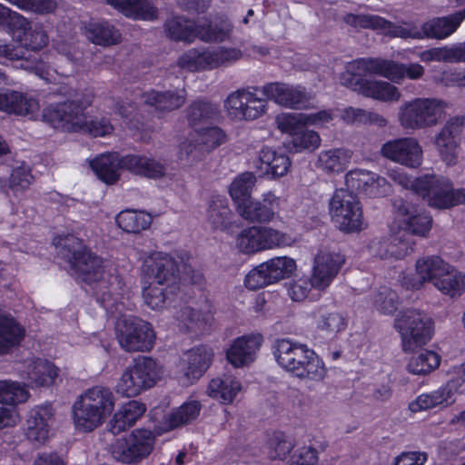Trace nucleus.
Returning <instances> with one entry per match:
<instances>
[{"mask_svg": "<svg viewBox=\"0 0 465 465\" xmlns=\"http://www.w3.org/2000/svg\"><path fill=\"white\" fill-rule=\"evenodd\" d=\"M29 392L17 381H0V402L15 405L25 402Z\"/></svg>", "mask_w": 465, "mask_h": 465, "instance_id": "59", "label": "nucleus"}, {"mask_svg": "<svg viewBox=\"0 0 465 465\" xmlns=\"http://www.w3.org/2000/svg\"><path fill=\"white\" fill-rule=\"evenodd\" d=\"M73 269L79 272L83 281L95 283L97 301L107 312L114 313L124 285L114 265L88 250Z\"/></svg>", "mask_w": 465, "mask_h": 465, "instance_id": "1", "label": "nucleus"}, {"mask_svg": "<svg viewBox=\"0 0 465 465\" xmlns=\"http://www.w3.org/2000/svg\"><path fill=\"white\" fill-rule=\"evenodd\" d=\"M381 154L401 165L417 168L422 162V149L417 139L402 137L383 143Z\"/></svg>", "mask_w": 465, "mask_h": 465, "instance_id": "18", "label": "nucleus"}, {"mask_svg": "<svg viewBox=\"0 0 465 465\" xmlns=\"http://www.w3.org/2000/svg\"><path fill=\"white\" fill-rule=\"evenodd\" d=\"M201 411V404L197 401L184 402L169 415V424L172 429L187 424L195 420Z\"/></svg>", "mask_w": 465, "mask_h": 465, "instance_id": "63", "label": "nucleus"}, {"mask_svg": "<svg viewBox=\"0 0 465 465\" xmlns=\"http://www.w3.org/2000/svg\"><path fill=\"white\" fill-rule=\"evenodd\" d=\"M418 195L436 209H449L465 203V189L454 190L450 179L437 174L417 177Z\"/></svg>", "mask_w": 465, "mask_h": 465, "instance_id": "8", "label": "nucleus"}, {"mask_svg": "<svg viewBox=\"0 0 465 465\" xmlns=\"http://www.w3.org/2000/svg\"><path fill=\"white\" fill-rule=\"evenodd\" d=\"M54 244L59 255L68 262L72 268L89 250L83 241L73 234L59 235L54 239Z\"/></svg>", "mask_w": 465, "mask_h": 465, "instance_id": "41", "label": "nucleus"}, {"mask_svg": "<svg viewBox=\"0 0 465 465\" xmlns=\"http://www.w3.org/2000/svg\"><path fill=\"white\" fill-rule=\"evenodd\" d=\"M177 320L183 322L188 330L204 331L213 320L211 305L205 303L203 307L197 309L185 306L178 312Z\"/></svg>", "mask_w": 465, "mask_h": 465, "instance_id": "39", "label": "nucleus"}, {"mask_svg": "<svg viewBox=\"0 0 465 465\" xmlns=\"http://www.w3.org/2000/svg\"><path fill=\"white\" fill-rule=\"evenodd\" d=\"M440 356L432 351H424L412 356L408 363V371L413 374H427L440 366Z\"/></svg>", "mask_w": 465, "mask_h": 465, "instance_id": "57", "label": "nucleus"}, {"mask_svg": "<svg viewBox=\"0 0 465 465\" xmlns=\"http://www.w3.org/2000/svg\"><path fill=\"white\" fill-rule=\"evenodd\" d=\"M464 19L465 9L448 16L430 19L421 25L422 39H444L453 34Z\"/></svg>", "mask_w": 465, "mask_h": 465, "instance_id": "31", "label": "nucleus"}, {"mask_svg": "<svg viewBox=\"0 0 465 465\" xmlns=\"http://www.w3.org/2000/svg\"><path fill=\"white\" fill-rule=\"evenodd\" d=\"M25 330L14 318L0 314V355L20 345Z\"/></svg>", "mask_w": 465, "mask_h": 465, "instance_id": "37", "label": "nucleus"}, {"mask_svg": "<svg viewBox=\"0 0 465 465\" xmlns=\"http://www.w3.org/2000/svg\"><path fill=\"white\" fill-rule=\"evenodd\" d=\"M290 165L289 157L284 153H278L269 147L262 148L259 153L257 168L264 175L282 177L287 173Z\"/></svg>", "mask_w": 465, "mask_h": 465, "instance_id": "35", "label": "nucleus"}, {"mask_svg": "<svg viewBox=\"0 0 465 465\" xmlns=\"http://www.w3.org/2000/svg\"><path fill=\"white\" fill-rule=\"evenodd\" d=\"M114 408V396L109 388L94 386L82 393L73 405L75 427L92 431L101 426Z\"/></svg>", "mask_w": 465, "mask_h": 465, "instance_id": "4", "label": "nucleus"}, {"mask_svg": "<svg viewBox=\"0 0 465 465\" xmlns=\"http://www.w3.org/2000/svg\"><path fill=\"white\" fill-rule=\"evenodd\" d=\"M262 342L260 334L246 335L233 341L227 350L226 357L234 367H243L255 360Z\"/></svg>", "mask_w": 465, "mask_h": 465, "instance_id": "25", "label": "nucleus"}, {"mask_svg": "<svg viewBox=\"0 0 465 465\" xmlns=\"http://www.w3.org/2000/svg\"><path fill=\"white\" fill-rule=\"evenodd\" d=\"M145 411V405L138 401L133 400L124 404L110 422L111 432L116 435L132 427Z\"/></svg>", "mask_w": 465, "mask_h": 465, "instance_id": "36", "label": "nucleus"}, {"mask_svg": "<svg viewBox=\"0 0 465 465\" xmlns=\"http://www.w3.org/2000/svg\"><path fill=\"white\" fill-rule=\"evenodd\" d=\"M385 78L392 82L400 83L405 76L411 80H417L424 74V67L419 64H400L386 60Z\"/></svg>", "mask_w": 465, "mask_h": 465, "instance_id": "53", "label": "nucleus"}, {"mask_svg": "<svg viewBox=\"0 0 465 465\" xmlns=\"http://www.w3.org/2000/svg\"><path fill=\"white\" fill-rule=\"evenodd\" d=\"M9 28L13 33L15 42L22 45L27 54H35L47 46L49 43V35L44 25L41 24L33 25L29 20L16 13L13 15Z\"/></svg>", "mask_w": 465, "mask_h": 465, "instance_id": "14", "label": "nucleus"}, {"mask_svg": "<svg viewBox=\"0 0 465 465\" xmlns=\"http://www.w3.org/2000/svg\"><path fill=\"white\" fill-rule=\"evenodd\" d=\"M345 262L344 256L339 252L329 249L321 250L314 258L312 286L319 291H324L338 275Z\"/></svg>", "mask_w": 465, "mask_h": 465, "instance_id": "17", "label": "nucleus"}, {"mask_svg": "<svg viewBox=\"0 0 465 465\" xmlns=\"http://www.w3.org/2000/svg\"><path fill=\"white\" fill-rule=\"evenodd\" d=\"M465 120L463 117H452L447 121L436 134L434 144L441 160L449 166L455 165L458 160V137L462 132Z\"/></svg>", "mask_w": 465, "mask_h": 465, "instance_id": "20", "label": "nucleus"}, {"mask_svg": "<svg viewBox=\"0 0 465 465\" xmlns=\"http://www.w3.org/2000/svg\"><path fill=\"white\" fill-rule=\"evenodd\" d=\"M262 92L267 99L291 108H302L310 100L305 88L283 83H270L262 87Z\"/></svg>", "mask_w": 465, "mask_h": 465, "instance_id": "24", "label": "nucleus"}, {"mask_svg": "<svg viewBox=\"0 0 465 465\" xmlns=\"http://www.w3.org/2000/svg\"><path fill=\"white\" fill-rule=\"evenodd\" d=\"M272 350L279 366L296 377L316 381L324 379L326 369L323 362L305 344L281 339L274 342Z\"/></svg>", "mask_w": 465, "mask_h": 465, "instance_id": "2", "label": "nucleus"}, {"mask_svg": "<svg viewBox=\"0 0 465 465\" xmlns=\"http://www.w3.org/2000/svg\"><path fill=\"white\" fill-rule=\"evenodd\" d=\"M290 143L291 149L295 153L312 152L320 146L321 138L316 132L302 128L293 134Z\"/></svg>", "mask_w": 465, "mask_h": 465, "instance_id": "64", "label": "nucleus"}, {"mask_svg": "<svg viewBox=\"0 0 465 465\" xmlns=\"http://www.w3.org/2000/svg\"><path fill=\"white\" fill-rule=\"evenodd\" d=\"M164 32L173 41L192 43L195 39V23L184 16L174 15L165 21Z\"/></svg>", "mask_w": 465, "mask_h": 465, "instance_id": "47", "label": "nucleus"}, {"mask_svg": "<svg viewBox=\"0 0 465 465\" xmlns=\"http://www.w3.org/2000/svg\"><path fill=\"white\" fill-rule=\"evenodd\" d=\"M90 167L101 181L113 184L119 180L120 170L124 169V156L115 152L103 153L90 161Z\"/></svg>", "mask_w": 465, "mask_h": 465, "instance_id": "33", "label": "nucleus"}, {"mask_svg": "<svg viewBox=\"0 0 465 465\" xmlns=\"http://www.w3.org/2000/svg\"><path fill=\"white\" fill-rule=\"evenodd\" d=\"M235 245L244 254L262 252L260 227L251 226L241 231L236 236Z\"/></svg>", "mask_w": 465, "mask_h": 465, "instance_id": "58", "label": "nucleus"}, {"mask_svg": "<svg viewBox=\"0 0 465 465\" xmlns=\"http://www.w3.org/2000/svg\"><path fill=\"white\" fill-rule=\"evenodd\" d=\"M145 390L139 375L131 365L125 369L116 384V391L126 397H134Z\"/></svg>", "mask_w": 465, "mask_h": 465, "instance_id": "61", "label": "nucleus"}, {"mask_svg": "<svg viewBox=\"0 0 465 465\" xmlns=\"http://www.w3.org/2000/svg\"><path fill=\"white\" fill-rule=\"evenodd\" d=\"M394 327L401 334L402 350L406 352L427 344L433 334L432 319L416 309L401 312L395 318Z\"/></svg>", "mask_w": 465, "mask_h": 465, "instance_id": "7", "label": "nucleus"}, {"mask_svg": "<svg viewBox=\"0 0 465 465\" xmlns=\"http://www.w3.org/2000/svg\"><path fill=\"white\" fill-rule=\"evenodd\" d=\"M38 110V101L31 95L9 90L0 93V111L33 117Z\"/></svg>", "mask_w": 465, "mask_h": 465, "instance_id": "32", "label": "nucleus"}, {"mask_svg": "<svg viewBox=\"0 0 465 465\" xmlns=\"http://www.w3.org/2000/svg\"><path fill=\"white\" fill-rule=\"evenodd\" d=\"M279 198L272 192L263 194L262 201H249L240 205L239 213L252 223H269L279 207Z\"/></svg>", "mask_w": 465, "mask_h": 465, "instance_id": "26", "label": "nucleus"}, {"mask_svg": "<svg viewBox=\"0 0 465 465\" xmlns=\"http://www.w3.org/2000/svg\"><path fill=\"white\" fill-rule=\"evenodd\" d=\"M155 444V435L148 430H134L117 439L111 446L114 460L124 464H138L147 459Z\"/></svg>", "mask_w": 465, "mask_h": 465, "instance_id": "10", "label": "nucleus"}, {"mask_svg": "<svg viewBox=\"0 0 465 465\" xmlns=\"http://www.w3.org/2000/svg\"><path fill=\"white\" fill-rule=\"evenodd\" d=\"M393 209L405 232L401 235L394 236L386 252L381 256L401 259L413 252L414 242L410 234L426 237L431 229L432 218L426 213H419L411 203L403 199L394 200Z\"/></svg>", "mask_w": 465, "mask_h": 465, "instance_id": "3", "label": "nucleus"}, {"mask_svg": "<svg viewBox=\"0 0 465 465\" xmlns=\"http://www.w3.org/2000/svg\"><path fill=\"white\" fill-rule=\"evenodd\" d=\"M213 358V350L206 346L195 347L186 351L179 364L180 382L188 386L198 380L207 371Z\"/></svg>", "mask_w": 465, "mask_h": 465, "instance_id": "19", "label": "nucleus"}, {"mask_svg": "<svg viewBox=\"0 0 465 465\" xmlns=\"http://www.w3.org/2000/svg\"><path fill=\"white\" fill-rule=\"evenodd\" d=\"M447 104L437 98H414L403 103L398 110V122L408 131H418L437 125L444 117Z\"/></svg>", "mask_w": 465, "mask_h": 465, "instance_id": "5", "label": "nucleus"}, {"mask_svg": "<svg viewBox=\"0 0 465 465\" xmlns=\"http://www.w3.org/2000/svg\"><path fill=\"white\" fill-rule=\"evenodd\" d=\"M108 4L134 19L153 20L157 9L148 0H106Z\"/></svg>", "mask_w": 465, "mask_h": 465, "instance_id": "40", "label": "nucleus"}, {"mask_svg": "<svg viewBox=\"0 0 465 465\" xmlns=\"http://www.w3.org/2000/svg\"><path fill=\"white\" fill-rule=\"evenodd\" d=\"M0 59L20 62V67L34 72L40 78L48 80L51 76L49 65L35 54H27L26 50L17 42L5 43L0 39Z\"/></svg>", "mask_w": 465, "mask_h": 465, "instance_id": "21", "label": "nucleus"}, {"mask_svg": "<svg viewBox=\"0 0 465 465\" xmlns=\"http://www.w3.org/2000/svg\"><path fill=\"white\" fill-rule=\"evenodd\" d=\"M116 335L121 348L127 352L149 351L155 341L152 324L137 317L119 320Z\"/></svg>", "mask_w": 465, "mask_h": 465, "instance_id": "11", "label": "nucleus"}, {"mask_svg": "<svg viewBox=\"0 0 465 465\" xmlns=\"http://www.w3.org/2000/svg\"><path fill=\"white\" fill-rule=\"evenodd\" d=\"M153 218L150 214L134 210H125L116 216L118 226L126 232L139 233L149 228Z\"/></svg>", "mask_w": 465, "mask_h": 465, "instance_id": "49", "label": "nucleus"}, {"mask_svg": "<svg viewBox=\"0 0 465 465\" xmlns=\"http://www.w3.org/2000/svg\"><path fill=\"white\" fill-rule=\"evenodd\" d=\"M241 57L242 52L237 48L218 47L202 52L190 49L179 57L178 65L191 72L212 70L234 63Z\"/></svg>", "mask_w": 465, "mask_h": 465, "instance_id": "12", "label": "nucleus"}, {"mask_svg": "<svg viewBox=\"0 0 465 465\" xmlns=\"http://www.w3.org/2000/svg\"><path fill=\"white\" fill-rule=\"evenodd\" d=\"M241 382L232 375L213 379L208 386V394L223 403H231L241 391Z\"/></svg>", "mask_w": 465, "mask_h": 465, "instance_id": "43", "label": "nucleus"}, {"mask_svg": "<svg viewBox=\"0 0 465 465\" xmlns=\"http://www.w3.org/2000/svg\"><path fill=\"white\" fill-rule=\"evenodd\" d=\"M450 386H452V382L450 380L446 387L418 396L415 401L410 403V410L412 412H417L439 406H448L453 402Z\"/></svg>", "mask_w": 465, "mask_h": 465, "instance_id": "42", "label": "nucleus"}, {"mask_svg": "<svg viewBox=\"0 0 465 465\" xmlns=\"http://www.w3.org/2000/svg\"><path fill=\"white\" fill-rule=\"evenodd\" d=\"M329 213L336 227L344 232H356L364 228L361 203L349 189H337L329 203Z\"/></svg>", "mask_w": 465, "mask_h": 465, "instance_id": "9", "label": "nucleus"}, {"mask_svg": "<svg viewBox=\"0 0 465 465\" xmlns=\"http://www.w3.org/2000/svg\"><path fill=\"white\" fill-rule=\"evenodd\" d=\"M86 36L95 45H112L121 42L122 35L108 22L90 24L86 28Z\"/></svg>", "mask_w": 465, "mask_h": 465, "instance_id": "50", "label": "nucleus"}, {"mask_svg": "<svg viewBox=\"0 0 465 465\" xmlns=\"http://www.w3.org/2000/svg\"><path fill=\"white\" fill-rule=\"evenodd\" d=\"M385 63L386 60L381 58H360L349 62L346 64L345 71L357 77H362L366 74H378L384 77Z\"/></svg>", "mask_w": 465, "mask_h": 465, "instance_id": "54", "label": "nucleus"}, {"mask_svg": "<svg viewBox=\"0 0 465 465\" xmlns=\"http://www.w3.org/2000/svg\"><path fill=\"white\" fill-rule=\"evenodd\" d=\"M143 272L158 285L178 290V263L171 255L161 252L151 253L143 261Z\"/></svg>", "mask_w": 465, "mask_h": 465, "instance_id": "16", "label": "nucleus"}, {"mask_svg": "<svg viewBox=\"0 0 465 465\" xmlns=\"http://www.w3.org/2000/svg\"><path fill=\"white\" fill-rule=\"evenodd\" d=\"M261 234L262 252L275 248L292 246L294 239L288 233L269 226H259Z\"/></svg>", "mask_w": 465, "mask_h": 465, "instance_id": "56", "label": "nucleus"}, {"mask_svg": "<svg viewBox=\"0 0 465 465\" xmlns=\"http://www.w3.org/2000/svg\"><path fill=\"white\" fill-rule=\"evenodd\" d=\"M296 269L295 261L290 257H274L251 270L245 276V286L257 290L289 277Z\"/></svg>", "mask_w": 465, "mask_h": 465, "instance_id": "13", "label": "nucleus"}, {"mask_svg": "<svg viewBox=\"0 0 465 465\" xmlns=\"http://www.w3.org/2000/svg\"><path fill=\"white\" fill-rule=\"evenodd\" d=\"M352 156L346 148H332L322 151L315 166L327 173H342L349 165Z\"/></svg>", "mask_w": 465, "mask_h": 465, "instance_id": "38", "label": "nucleus"}, {"mask_svg": "<svg viewBox=\"0 0 465 465\" xmlns=\"http://www.w3.org/2000/svg\"><path fill=\"white\" fill-rule=\"evenodd\" d=\"M92 103L93 98L90 94L76 95L44 109L43 121L62 132H80L84 128L85 110Z\"/></svg>", "mask_w": 465, "mask_h": 465, "instance_id": "6", "label": "nucleus"}, {"mask_svg": "<svg viewBox=\"0 0 465 465\" xmlns=\"http://www.w3.org/2000/svg\"><path fill=\"white\" fill-rule=\"evenodd\" d=\"M147 389L155 385L163 374V367L151 357H139L131 365Z\"/></svg>", "mask_w": 465, "mask_h": 465, "instance_id": "48", "label": "nucleus"}, {"mask_svg": "<svg viewBox=\"0 0 465 465\" xmlns=\"http://www.w3.org/2000/svg\"><path fill=\"white\" fill-rule=\"evenodd\" d=\"M224 107L232 119L252 121L265 114L267 102L247 89H241L229 94Z\"/></svg>", "mask_w": 465, "mask_h": 465, "instance_id": "15", "label": "nucleus"}, {"mask_svg": "<svg viewBox=\"0 0 465 465\" xmlns=\"http://www.w3.org/2000/svg\"><path fill=\"white\" fill-rule=\"evenodd\" d=\"M232 213L223 198H214L207 210V220L214 229L226 230L232 223Z\"/></svg>", "mask_w": 465, "mask_h": 465, "instance_id": "52", "label": "nucleus"}, {"mask_svg": "<svg viewBox=\"0 0 465 465\" xmlns=\"http://www.w3.org/2000/svg\"><path fill=\"white\" fill-rule=\"evenodd\" d=\"M207 151L196 137L186 139L180 144L179 160L187 165L202 161Z\"/></svg>", "mask_w": 465, "mask_h": 465, "instance_id": "62", "label": "nucleus"}, {"mask_svg": "<svg viewBox=\"0 0 465 465\" xmlns=\"http://www.w3.org/2000/svg\"><path fill=\"white\" fill-rule=\"evenodd\" d=\"M314 319L319 330L330 336H334L346 327L342 313L329 306H320L314 312Z\"/></svg>", "mask_w": 465, "mask_h": 465, "instance_id": "45", "label": "nucleus"}, {"mask_svg": "<svg viewBox=\"0 0 465 465\" xmlns=\"http://www.w3.org/2000/svg\"><path fill=\"white\" fill-rule=\"evenodd\" d=\"M54 412L50 406L32 409L26 420V436L29 440L44 444L49 438Z\"/></svg>", "mask_w": 465, "mask_h": 465, "instance_id": "28", "label": "nucleus"}, {"mask_svg": "<svg viewBox=\"0 0 465 465\" xmlns=\"http://www.w3.org/2000/svg\"><path fill=\"white\" fill-rule=\"evenodd\" d=\"M186 97L185 89L150 90L142 94V100L145 104L153 107L156 112L163 114L181 108L185 104Z\"/></svg>", "mask_w": 465, "mask_h": 465, "instance_id": "29", "label": "nucleus"}, {"mask_svg": "<svg viewBox=\"0 0 465 465\" xmlns=\"http://www.w3.org/2000/svg\"><path fill=\"white\" fill-rule=\"evenodd\" d=\"M176 290L166 289V286L158 285L155 282L150 283L143 289V296L144 302L153 310H161L165 307L168 301L171 300V295Z\"/></svg>", "mask_w": 465, "mask_h": 465, "instance_id": "60", "label": "nucleus"}, {"mask_svg": "<svg viewBox=\"0 0 465 465\" xmlns=\"http://www.w3.org/2000/svg\"><path fill=\"white\" fill-rule=\"evenodd\" d=\"M0 59L20 62V67L34 72L40 78L48 80L51 76L49 65L35 54H27L26 50L17 42L5 43L0 39Z\"/></svg>", "mask_w": 465, "mask_h": 465, "instance_id": "22", "label": "nucleus"}, {"mask_svg": "<svg viewBox=\"0 0 465 465\" xmlns=\"http://www.w3.org/2000/svg\"><path fill=\"white\" fill-rule=\"evenodd\" d=\"M256 182V177L252 173H243L236 177L230 185V195L232 200L240 205L246 204L249 202L252 189Z\"/></svg>", "mask_w": 465, "mask_h": 465, "instance_id": "55", "label": "nucleus"}, {"mask_svg": "<svg viewBox=\"0 0 465 465\" xmlns=\"http://www.w3.org/2000/svg\"><path fill=\"white\" fill-rule=\"evenodd\" d=\"M23 376L31 387L49 386L57 376V369L47 360L30 359L24 361Z\"/></svg>", "mask_w": 465, "mask_h": 465, "instance_id": "30", "label": "nucleus"}, {"mask_svg": "<svg viewBox=\"0 0 465 465\" xmlns=\"http://www.w3.org/2000/svg\"><path fill=\"white\" fill-rule=\"evenodd\" d=\"M448 263L439 256H427L417 260L415 264V277L406 280L405 284L411 289H420L424 282L433 285L442 274Z\"/></svg>", "mask_w": 465, "mask_h": 465, "instance_id": "27", "label": "nucleus"}, {"mask_svg": "<svg viewBox=\"0 0 465 465\" xmlns=\"http://www.w3.org/2000/svg\"><path fill=\"white\" fill-rule=\"evenodd\" d=\"M124 168L133 173L153 179L161 178L166 173L163 163L141 154L124 156Z\"/></svg>", "mask_w": 465, "mask_h": 465, "instance_id": "34", "label": "nucleus"}, {"mask_svg": "<svg viewBox=\"0 0 465 465\" xmlns=\"http://www.w3.org/2000/svg\"><path fill=\"white\" fill-rule=\"evenodd\" d=\"M215 104L206 100H195L185 109V117L190 125L195 126L204 124L218 115Z\"/></svg>", "mask_w": 465, "mask_h": 465, "instance_id": "51", "label": "nucleus"}, {"mask_svg": "<svg viewBox=\"0 0 465 465\" xmlns=\"http://www.w3.org/2000/svg\"><path fill=\"white\" fill-rule=\"evenodd\" d=\"M348 188L359 191L370 197H381L390 191V183L377 173L362 169L350 171L345 176Z\"/></svg>", "mask_w": 465, "mask_h": 465, "instance_id": "23", "label": "nucleus"}, {"mask_svg": "<svg viewBox=\"0 0 465 465\" xmlns=\"http://www.w3.org/2000/svg\"><path fill=\"white\" fill-rule=\"evenodd\" d=\"M232 31V25L228 20L214 24L206 20L202 24H195V38L206 43L225 41L230 37Z\"/></svg>", "mask_w": 465, "mask_h": 465, "instance_id": "46", "label": "nucleus"}, {"mask_svg": "<svg viewBox=\"0 0 465 465\" xmlns=\"http://www.w3.org/2000/svg\"><path fill=\"white\" fill-rule=\"evenodd\" d=\"M434 287L451 298L459 297L465 291V275L448 263Z\"/></svg>", "mask_w": 465, "mask_h": 465, "instance_id": "44", "label": "nucleus"}]
</instances>
